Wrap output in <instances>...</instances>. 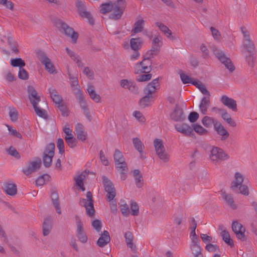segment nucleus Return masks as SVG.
I'll list each match as a JSON object with an SVG mask.
<instances>
[{"label": "nucleus", "instance_id": "1", "mask_svg": "<svg viewBox=\"0 0 257 257\" xmlns=\"http://www.w3.org/2000/svg\"><path fill=\"white\" fill-rule=\"evenodd\" d=\"M159 86V78L154 79L149 83L144 89L145 95L140 100V105L144 108L149 106L152 101L153 94L156 92L157 87Z\"/></svg>", "mask_w": 257, "mask_h": 257}, {"label": "nucleus", "instance_id": "2", "mask_svg": "<svg viewBox=\"0 0 257 257\" xmlns=\"http://www.w3.org/2000/svg\"><path fill=\"white\" fill-rule=\"evenodd\" d=\"M54 23L56 24V27L59 28L60 31H63L67 36L71 38L73 43H76L78 34L77 32H75L72 28L68 26L65 23L59 19L56 20Z\"/></svg>", "mask_w": 257, "mask_h": 257}, {"label": "nucleus", "instance_id": "3", "mask_svg": "<svg viewBox=\"0 0 257 257\" xmlns=\"http://www.w3.org/2000/svg\"><path fill=\"white\" fill-rule=\"evenodd\" d=\"M209 158L213 163L217 164L228 160L229 156L222 149L213 147L210 151Z\"/></svg>", "mask_w": 257, "mask_h": 257}, {"label": "nucleus", "instance_id": "4", "mask_svg": "<svg viewBox=\"0 0 257 257\" xmlns=\"http://www.w3.org/2000/svg\"><path fill=\"white\" fill-rule=\"evenodd\" d=\"M213 52L217 59L224 65L225 67L231 72L235 69V67L230 58L227 57L222 50L216 47H212Z\"/></svg>", "mask_w": 257, "mask_h": 257}, {"label": "nucleus", "instance_id": "5", "mask_svg": "<svg viewBox=\"0 0 257 257\" xmlns=\"http://www.w3.org/2000/svg\"><path fill=\"white\" fill-rule=\"evenodd\" d=\"M112 13L110 15L109 18L115 20H118L121 17L125 9V0H117L112 3Z\"/></svg>", "mask_w": 257, "mask_h": 257}, {"label": "nucleus", "instance_id": "6", "mask_svg": "<svg viewBox=\"0 0 257 257\" xmlns=\"http://www.w3.org/2000/svg\"><path fill=\"white\" fill-rule=\"evenodd\" d=\"M86 199H82L80 201V204L84 206L86 209V212L87 215L92 217L95 214V210L93 206V199L92 194L88 191L86 193Z\"/></svg>", "mask_w": 257, "mask_h": 257}, {"label": "nucleus", "instance_id": "7", "mask_svg": "<svg viewBox=\"0 0 257 257\" xmlns=\"http://www.w3.org/2000/svg\"><path fill=\"white\" fill-rule=\"evenodd\" d=\"M55 146L54 143L49 144L46 147L43 154V161L44 165L46 168L51 166L52 159L54 156Z\"/></svg>", "mask_w": 257, "mask_h": 257}, {"label": "nucleus", "instance_id": "8", "mask_svg": "<svg viewBox=\"0 0 257 257\" xmlns=\"http://www.w3.org/2000/svg\"><path fill=\"white\" fill-rule=\"evenodd\" d=\"M102 178L105 190L107 193L106 195L107 200L108 201H111L116 195L115 189L111 181L106 176H103Z\"/></svg>", "mask_w": 257, "mask_h": 257}, {"label": "nucleus", "instance_id": "9", "mask_svg": "<svg viewBox=\"0 0 257 257\" xmlns=\"http://www.w3.org/2000/svg\"><path fill=\"white\" fill-rule=\"evenodd\" d=\"M75 218L77 226L76 236L80 242L83 243H86L87 241V236L84 230L83 223L77 215L75 216Z\"/></svg>", "mask_w": 257, "mask_h": 257}, {"label": "nucleus", "instance_id": "10", "mask_svg": "<svg viewBox=\"0 0 257 257\" xmlns=\"http://www.w3.org/2000/svg\"><path fill=\"white\" fill-rule=\"evenodd\" d=\"M152 70V62L151 60L143 59V61L138 63L135 67V73H149Z\"/></svg>", "mask_w": 257, "mask_h": 257}, {"label": "nucleus", "instance_id": "11", "mask_svg": "<svg viewBox=\"0 0 257 257\" xmlns=\"http://www.w3.org/2000/svg\"><path fill=\"white\" fill-rule=\"evenodd\" d=\"M76 5L77 8L78 12L81 17L87 19L89 24L93 25L94 23L93 18L90 13L86 11L84 3L78 0L76 3Z\"/></svg>", "mask_w": 257, "mask_h": 257}, {"label": "nucleus", "instance_id": "12", "mask_svg": "<svg viewBox=\"0 0 257 257\" xmlns=\"http://www.w3.org/2000/svg\"><path fill=\"white\" fill-rule=\"evenodd\" d=\"M232 229L238 239L242 241L246 240L244 234L245 229L241 223L237 221H233L232 223Z\"/></svg>", "mask_w": 257, "mask_h": 257}, {"label": "nucleus", "instance_id": "13", "mask_svg": "<svg viewBox=\"0 0 257 257\" xmlns=\"http://www.w3.org/2000/svg\"><path fill=\"white\" fill-rule=\"evenodd\" d=\"M76 93L75 95L77 99L79 101L80 105L83 111L84 115L88 118H90V112L87 107V103L84 99L82 91L81 90H76Z\"/></svg>", "mask_w": 257, "mask_h": 257}, {"label": "nucleus", "instance_id": "14", "mask_svg": "<svg viewBox=\"0 0 257 257\" xmlns=\"http://www.w3.org/2000/svg\"><path fill=\"white\" fill-rule=\"evenodd\" d=\"M41 163L40 158H38V160L36 161L30 162L27 168L23 169V172L26 176H29L38 170L41 166Z\"/></svg>", "mask_w": 257, "mask_h": 257}, {"label": "nucleus", "instance_id": "15", "mask_svg": "<svg viewBox=\"0 0 257 257\" xmlns=\"http://www.w3.org/2000/svg\"><path fill=\"white\" fill-rule=\"evenodd\" d=\"M220 101L222 104L227 106L228 108L234 111H237L236 102L233 99L229 98L226 95H223L221 98Z\"/></svg>", "mask_w": 257, "mask_h": 257}, {"label": "nucleus", "instance_id": "16", "mask_svg": "<svg viewBox=\"0 0 257 257\" xmlns=\"http://www.w3.org/2000/svg\"><path fill=\"white\" fill-rule=\"evenodd\" d=\"M214 127L217 134L221 136L222 141H224L228 138L229 134L220 122L218 121L215 122Z\"/></svg>", "mask_w": 257, "mask_h": 257}, {"label": "nucleus", "instance_id": "17", "mask_svg": "<svg viewBox=\"0 0 257 257\" xmlns=\"http://www.w3.org/2000/svg\"><path fill=\"white\" fill-rule=\"evenodd\" d=\"M171 118L176 121H182L185 118L183 110L178 105H176L174 111L171 114Z\"/></svg>", "mask_w": 257, "mask_h": 257}, {"label": "nucleus", "instance_id": "18", "mask_svg": "<svg viewBox=\"0 0 257 257\" xmlns=\"http://www.w3.org/2000/svg\"><path fill=\"white\" fill-rule=\"evenodd\" d=\"M176 130L183 135L187 136H192L193 134V130L192 127L186 124L175 126Z\"/></svg>", "mask_w": 257, "mask_h": 257}, {"label": "nucleus", "instance_id": "19", "mask_svg": "<svg viewBox=\"0 0 257 257\" xmlns=\"http://www.w3.org/2000/svg\"><path fill=\"white\" fill-rule=\"evenodd\" d=\"M243 180V175L240 173H235L234 175V180L231 183V189L233 191H237L238 186L240 185H242Z\"/></svg>", "mask_w": 257, "mask_h": 257}, {"label": "nucleus", "instance_id": "20", "mask_svg": "<svg viewBox=\"0 0 257 257\" xmlns=\"http://www.w3.org/2000/svg\"><path fill=\"white\" fill-rule=\"evenodd\" d=\"M3 189L9 195L14 196L17 193V188L14 183H6L4 184Z\"/></svg>", "mask_w": 257, "mask_h": 257}, {"label": "nucleus", "instance_id": "21", "mask_svg": "<svg viewBox=\"0 0 257 257\" xmlns=\"http://www.w3.org/2000/svg\"><path fill=\"white\" fill-rule=\"evenodd\" d=\"M76 135L77 139L82 142L86 139V133L84 132L83 125L79 123H77L75 127Z\"/></svg>", "mask_w": 257, "mask_h": 257}, {"label": "nucleus", "instance_id": "22", "mask_svg": "<svg viewBox=\"0 0 257 257\" xmlns=\"http://www.w3.org/2000/svg\"><path fill=\"white\" fill-rule=\"evenodd\" d=\"M29 98L32 104L40 101V97L38 96L37 91L32 86L28 87Z\"/></svg>", "mask_w": 257, "mask_h": 257}, {"label": "nucleus", "instance_id": "23", "mask_svg": "<svg viewBox=\"0 0 257 257\" xmlns=\"http://www.w3.org/2000/svg\"><path fill=\"white\" fill-rule=\"evenodd\" d=\"M87 92L89 94L90 98L94 101L96 103L100 102L101 97L98 94L96 93L95 88L93 85L91 84H88L87 88Z\"/></svg>", "mask_w": 257, "mask_h": 257}, {"label": "nucleus", "instance_id": "24", "mask_svg": "<svg viewBox=\"0 0 257 257\" xmlns=\"http://www.w3.org/2000/svg\"><path fill=\"white\" fill-rule=\"evenodd\" d=\"M110 240V237L107 231L104 230L101 236L97 241V245L100 247H103Z\"/></svg>", "mask_w": 257, "mask_h": 257}, {"label": "nucleus", "instance_id": "25", "mask_svg": "<svg viewBox=\"0 0 257 257\" xmlns=\"http://www.w3.org/2000/svg\"><path fill=\"white\" fill-rule=\"evenodd\" d=\"M52 221L50 217H47L44 219L43 225V234L48 235L52 229Z\"/></svg>", "mask_w": 257, "mask_h": 257}, {"label": "nucleus", "instance_id": "26", "mask_svg": "<svg viewBox=\"0 0 257 257\" xmlns=\"http://www.w3.org/2000/svg\"><path fill=\"white\" fill-rule=\"evenodd\" d=\"M210 96L203 97L201 100L199 104V108L201 113L203 114H206L207 111V108L210 104Z\"/></svg>", "mask_w": 257, "mask_h": 257}, {"label": "nucleus", "instance_id": "27", "mask_svg": "<svg viewBox=\"0 0 257 257\" xmlns=\"http://www.w3.org/2000/svg\"><path fill=\"white\" fill-rule=\"evenodd\" d=\"M68 75L70 81L71 87L75 94L76 93L77 89L81 90L79 86L78 78L76 76L72 75L70 72L68 73Z\"/></svg>", "mask_w": 257, "mask_h": 257}, {"label": "nucleus", "instance_id": "28", "mask_svg": "<svg viewBox=\"0 0 257 257\" xmlns=\"http://www.w3.org/2000/svg\"><path fill=\"white\" fill-rule=\"evenodd\" d=\"M49 92L53 101L57 104L62 102V98L58 94L56 89L50 88L49 89Z\"/></svg>", "mask_w": 257, "mask_h": 257}, {"label": "nucleus", "instance_id": "29", "mask_svg": "<svg viewBox=\"0 0 257 257\" xmlns=\"http://www.w3.org/2000/svg\"><path fill=\"white\" fill-rule=\"evenodd\" d=\"M156 25L159 27L160 31H161L168 38L172 39H175V37L172 36L171 31L166 26L160 22H157Z\"/></svg>", "mask_w": 257, "mask_h": 257}, {"label": "nucleus", "instance_id": "30", "mask_svg": "<svg viewBox=\"0 0 257 257\" xmlns=\"http://www.w3.org/2000/svg\"><path fill=\"white\" fill-rule=\"evenodd\" d=\"M133 175L135 178L136 184L138 188H141L143 185V176L139 170L136 169L133 172Z\"/></svg>", "mask_w": 257, "mask_h": 257}, {"label": "nucleus", "instance_id": "31", "mask_svg": "<svg viewBox=\"0 0 257 257\" xmlns=\"http://www.w3.org/2000/svg\"><path fill=\"white\" fill-rule=\"evenodd\" d=\"M143 44V41L141 38H132L130 40L131 48L133 50H139L141 49Z\"/></svg>", "mask_w": 257, "mask_h": 257}, {"label": "nucleus", "instance_id": "32", "mask_svg": "<svg viewBox=\"0 0 257 257\" xmlns=\"http://www.w3.org/2000/svg\"><path fill=\"white\" fill-rule=\"evenodd\" d=\"M162 43V37L159 36H156L153 40L152 48L153 51L159 52L160 50Z\"/></svg>", "mask_w": 257, "mask_h": 257}, {"label": "nucleus", "instance_id": "33", "mask_svg": "<svg viewBox=\"0 0 257 257\" xmlns=\"http://www.w3.org/2000/svg\"><path fill=\"white\" fill-rule=\"evenodd\" d=\"M222 196L223 199L228 204V205L230 206V207L233 209L236 208V206L234 203L233 198L231 194H227L225 192H222Z\"/></svg>", "mask_w": 257, "mask_h": 257}, {"label": "nucleus", "instance_id": "34", "mask_svg": "<svg viewBox=\"0 0 257 257\" xmlns=\"http://www.w3.org/2000/svg\"><path fill=\"white\" fill-rule=\"evenodd\" d=\"M159 158L163 162L167 163L170 160V155L167 152L165 148L161 151H159L156 152Z\"/></svg>", "mask_w": 257, "mask_h": 257}, {"label": "nucleus", "instance_id": "35", "mask_svg": "<svg viewBox=\"0 0 257 257\" xmlns=\"http://www.w3.org/2000/svg\"><path fill=\"white\" fill-rule=\"evenodd\" d=\"M112 9H113L112 2H109L100 5V12L103 14H105L112 11Z\"/></svg>", "mask_w": 257, "mask_h": 257}, {"label": "nucleus", "instance_id": "36", "mask_svg": "<svg viewBox=\"0 0 257 257\" xmlns=\"http://www.w3.org/2000/svg\"><path fill=\"white\" fill-rule=\"evenodd\" d=\"M125 238V241L128 247L131 248L132 250H134L136 246L134 245L133 242V235L130 231H127L124 235Z\"/></svg>", "mask_w": 257, "mask_h": 257}, {"label": "nucleus", "instance_id": "37", "mask_svg": "<svg viewBox=\"0 0 257 257\" xmlns=\"http://www.w3.org/2000/svg\"><path fill=\"white\" fill-rule=\"evenodd\" d=\"M221 235L222 237V239L225 243L231 247H233L234 246L233 241L232 239L230 238V235L228 231L225 230H223L221 233Z\"/></svg>", "mask_w": 257, "mask_h": 257}, {"label": "nucleus", "instance_id": "38", "mask_svg": "<svg viewBox=\"0 0 257 257\" xmlns=\"http://www.w3.org/2000/svg\"><path fill=\"white\" fill-rule=\"evenodd\" d=\"M144 24H145L144 20H143L142 19L138 20L137 21H136L135 22V23L134 24V28L132 30V31L135 34H137V33L142 32L144 28Z\"/></svg>", "mask_w": 257, "mask_h": 257}, {"label": "nucleus", "instance_id": "39", "mask_svg": "<svg viewBox=\"0 0 257 257\" xmlns=\"http://www.w3.org/2000/svg\"><path fill=\"white\" fill-rule=\"evenodd\" d=\"M217 121V120L208 116H204L202 120L203 124L206 127H211L212 124L214 126L215 122Z\"/></svg>", "mask_w": 257, "mask_h": 257}, {"label": "nucleus", "instance_id": "40", "mask_svg": "<svg viewBox=\"0 0 257 257\" xmlns=\"http://www.w3.org/2000/svg\"><path fill=\"white\" fill-rule=\"evenodd\" d=\"M88 174V172L85 170L84 172H82L81 174L78 175L76 178H75V183L76 186L78 187H82L83 185V181L85 179L86 175Z\"/></svg>", "mask_w": 257, "mask_h": 257}, {"label": "nucleus", "instance_id": "41", "mask_svg": "<svg viewBox=\"0 0 257 257\" xmlns=\"http://www.w3.org/2000/svg\"><path fill=\"white\" fill-rule=\"evenodd\" d=\"M193 85L198 88L202 94L208 96H210V92L207 90L205 86L201 82L196 81L193 82Z\"/></svg>", "mask_w": 257, "mask_h": 257}, {"label": "nucleus", "instance_id": "42", "mask_svg": "<svg viewBox=\"0 0 257 257\" xmlns=\"http://www.w3.org/2000/svg\"><path fill=\"white\" fill-rule=\"evenodd\" d=\"M38 103H35L32 104L34 109L36 112V113L39 116L43 118L47 117V112L46 111L37 106Z\"/></svg>", "mask_w": 257, "mask_h": 257}, {"label": "nucleus", "instance_id": "43", "mask_svg": "<svg viewBox=\"0 0 257 257\" xmlns=\"http://www.w3.org/2000/svg\"><path fill=\"white\" fill-rule=\"evenodd\" d=\"M242 45L249 54L253 53L254 52V45L251 40L243 42Z\"/></svg>", "mask_w": 257, "mask_h": 257}, {"label": "nucleus", "instance_id": "44", "mask_svg": "<svg viewBox=\"0 0 257 257\" xmlns=\"http://www.w3.org/2000/svg\"><path fill=\"white\" fill-rule=\"evenodd\" d=\"M35 53L37 58L41 61L42 64L49 59L46 53L40 50H36Z\"/></svg>", "mask_w": 257, "mask_h": 257}, {"label": "nucleus", "instance_id": "45", "mask_svg": "<svg viewBox=\"0 0 257 257\" xmlns=\"http://www.w3.org/2000/svg\"><path fill=\"white\" fill-rule=\"evenodd\" d=\"M11 64L13 67H19L20 68H23L26 65L25 61L21 58L11 59Z\"/></svg>", "mask_w": 257, "mask_h": 257}, {"label": "nucleus", "instance_id": "46", "mask_svg": "<svg viewBox=\"0 0 257 257\" xmlns=\"http://www.w3.org/2000/svg\"><path fill=\"white\" fill-rule=\"evenodd\" d=\"M133 143L134 147L138 152H141L142 150H143V148L145 147L142 141L138 138H134L133 139Z\"/></svg>", "mask_w": 257, "mask_h": 257}, {"label": "nucleus", "instance_id": "47", "mask_svg": "<svg viewBox=\"0 0 257 257\" xmlns=\"http://www.w3.org/2000/svg\"><path fill=\"white\" fill-rule=\"evenodd\" d=\"M65 140L70 148H74L76 146L77 140L73 136L65 137Z\"/></svg>", "mask_w": 257, "mask_h": 257}, {"label": "nucleus", "instance_id": "48", "mask_svg": "<svg viewBox=\"0 0 257 257\" xmlns=\"http://www.w3.org/2000/svg\"><path fill=\"white\" fill-rule=\"evenodd\" d=\"M193 130L197 134L200 135H206L208 131L204 128L201 125L198 124H194L193 125Z\"/></svg>", "mask_w": 257, "mask_h": 257}, {"label": "nucleus", "instance_id": "49", "mask_svg": "<svg viewBox=\"0 0 257 257\" xmlns=\"http://www.w3.org/2000/svg\"><path fill=\"white\" fill-rule=\"evenodd\" d=\"M8 43L13 52L16 53L19 52V50L17 48L18 43L13 40L12 37L8 38Z\"/></svg>", "mask_w": 257, "mask_h": 257}, {"label": "nucleus", "instance_id": "50", "mask_svg": "<svg viewBox=\"0 0 257 257\" xmlns=\"http://www.w3.org/2000/svg\"><path fill=\"white\" fill-rule=\"evenodd\" d=\"M42 64L45 66L46 70L50 73H53L55 71V67L50 59L48 61H45Z\"/></svg>", "mask_w": 257, "mask_h": 257}, {"label": "nucleus", "instance_id": "51", "mask_svg": "<svg viewBox=\"0 0 257 257\" xmlns=\"http://www.w3.org/2000/svg\"><path fill=\"white\" fill-rule=\"evenodd\" d=\"M154 146L156 152L165 149L163 141L161 139H156L154 141Z\"/></svg>", "mask_w": 257, "mask_h": 257}, {"label": "nucleus", "instance_id": "52", "mask_svg": "<svg viewBox=\"0 0 257 257\" xmlns=\"http://www.w3.org/2000/svg\"><path fill=\"white\" fill-rule=\"evenodd\" d=\"M133 116L138 121L143 123L146 121V118L142 112L140 111L136 110L133 112Z\"/></svg>", "mask_w": 257, "mask_h": 257}, {"label": "nucleus", "instance_id": "53", "mask_svg": "<svg viewBox=\"0 0 257 257\" xmlns=\"http://www.w3.org/2000/svg\"><path fill=\"white\" fill-rule=\"evenodd\" d=\"M8 153L12 156L14 157L16 159L20 158V155L17 150L13 146H11L9 148L7 149Z\"/></svg>", "mask_w": 257, "mask_h": 257}, {"label": "nucleus", "instance_id": "54", "mask_svg": "<svg viewBox=\"0 0 257 257\" xmlns=\"http://www.w3.org/2000/svg\"><path fill=\"white\" fill-rule=\"evenodd\" d=\"M180 77L184 84L191 83L193 84V82L195 81V80L184 73L180 74Z\"/></svg>", "mask_w": 257, "mask_h": 257}, {"label": "nucleus", "instance_id": "55", "mask_svg": "<svg viewBox=\"0 0 257 257\" xmlns=\"http://www.w3.org/2000/svg\"><path fill=\"white\" fill-rule=\"evenodd\" d=\"M18 77L22 80H27L29 78V74L25 69L21 68H19Z\"/></svg>", "mask_w": 257, "mask_h": 257}, {"label": "nucleus", "instance_id": "56", "mask_svg": "<svg viewBox=\"0 0 257 257\" xmlns=\"http://www.w3.org/2000/svg\"><path fill=\"white\" fill-rule=\"evenodd\" d=\"M131 214L137 216L139 213V208L136 202H132L131 206Z\"/></svg>", "mask_w": 257, "mask_h": 257}, {"label": "nucleus", "instance_id": "57", "mask_svg": "<svg viewBox=\"0 0 257 257\" xmlns=\"http://www.w3.org/2000/svg\"><path fill=\"white\" fill-rule=\"evenodd\" d=\"M152 78L151 74H145L139 75L137 78V80L138 82L147 81L150 80Z\"/></svg>", "mask_w": 257, "mask_h": 257}, {"label": "nucleus", "instance_id": "58", "mask_svg": "<svg viewBox=\"0 0 257 257\" xmlns=\"http://www.w3.org/2000/svg\"><path fill=\"white\" fill-rule=\"evenodd\" d=\"M253 55L254 53L249 54V55L246 57V60L248 63V66L252 68L254 66V62L255 60V57Z\"/></svg>", "mask_w": 257, "mask_h": 257}, {"label": "nucleus", "instance_id": "59", "mask_svg": "<svg viewBox=\"0 0 257 257\" xmlns=\"http://www.w3.org/2000/svg\"><path fill=\"white\" fill-rule=\"evenodd\" d=\"M116 168L118 172L125 171L127 172L128 168L127 164L125 162H122V163H117L115 164Z\"/></svg>", "mask_w": 257, "mask_h": 257}, {"label": "nucleus", "instance_id": "60", "mask_svg": "<svg viewBox=\"0 0 257 257\" xmlns=\"http://www.w3.org/2000/svg\"><path fill=\"white\" fill-rule=\"evenodd\" d=\"M57 147L59 150V153L61 155L63 154L64 152V145L63 139L59 138L58 139L57 142Z\"/></svg>", "mask_w": 257, "mask_h": 257}, {"label": "nucleus", "instance_id": "61", "mask_svg": "<svg viewBox=\"0 0 257 257\" xmlns=\"http://www.w3.org/2000/svg\"><path fill=\"white\" fill-rule=\"evenodd\" d=\"M241 31L243 34V42H246L251 40L249 32L246 28L243 27L241 28Z\"/></svg>", "mask_w": 257, "mask_h": 257}, {"label": "nucleus", "instance_id": "62", "mask_svg": "<svg viewBox=\"0 0 257 257\" xmlns=\"http://www.w3.org/2000/svg\"><path fill=\"white\" fill-rule=\"evenodd\" d=\"M238 189H237V190L239 191V192L244 195L247 196L249 194V191L248 189V187L245 185H240L238 187ZM237 191L236 192H237Z\"/></svg>", "mask_w": 257, "mask_h": 257}, {"label": "nucleus", "instance_id": "63", "mask_svg": "<svg viewBox=\"0 0 257 257\" xmlns=\"http://www.w3.org/2000/svg\"><path fill=\"white\" fill-rule=\"evenodd\" d=\"M83 73L90 79L92 80L94 78V72L92 70L90 69L89 67H85L83 71Z\"/></svg>", "mask_w": 257, "mask_h": 257}, {"label": "nucleus", "instance_id": "64", "mask_svg": "<svg viewBox=\"0 0 257 257\" xmlns=\"http://www.w3.org/2000/svg\"><path fill=\"white\" fill-rule=\"evenodd\" d=\"M190 248L193 255L202 253V249L199 244L190 245Z\"/></svg>", "mask_w": 257, "mask_h": 257}]
</instances>
